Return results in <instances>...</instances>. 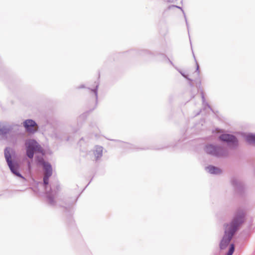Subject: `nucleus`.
Returning <instances> with one entry per match:
<instances>
[{"label":"nucleus","mask_w":255,"mask_h":255,"mask_svg":"<svg viewBox=\"0 0 255 255\" xmlns=\"http://www.w3.org/2000/svg\"><path fill=\"white\" fill-rule=\"evenodd\" d=\"M245 213L242 210H239L235 214L233 219L230 224H227L228 229H226L224 236L220 243L221 250L226 249L229 244L235 233L238 230L239 227L244 223L245 220Z\"/></svg>","instance_id":"f257e3e1"},{"label":"nucleus","mask_w":255,"mask_h":255,"mask_svg":"<svg viewBox=\"0 0 255 255\" xmlns=\"http://www.w3.org/2000/svg\"><path fill=\"white\" fill-rule=\"evenodd\" d=\"M204 151L207 154L217 158L227 157L229 155L226 147L213 144H206L204 147Z\"/></svg>","instance_id":"f03ea898"},{"label":"nucleus","mask_w":255,"mask_h":255,"mask_svg":"<svg viewBox=\"0 0 255 255\" xmlns=\"http://www.w3.org/2000/svg\"><path fill=\"white\" fill-rule=\"evenodd\" d=\"M11 149L9 147H6L4 150V155L7 165L11 172L15 175L25 180V178L19 173V165L16 161L11 160L10 151Z\"/></svg>","instance_id":"7ed1b4c3"},{"label":"nucleus","mask_w":255,"mask_h":255,"mask_svg":"<svg viewBox=\"0 0 255 255\" xmlns=\"http://www.w3.org/2000/svg\"><path fill=\"white\" fill-rule=\"evenodd\" d=\"M26 152L27 157L33 158L35 152H39L42 155L45 153L40 145L34 139H30L25 142Z\"/></svg>","instance_id":"20e7f679"},{"label":"nucleus","mask_w":255,"mask_h":255,"mask_svg":"<svg viewBox=\"0 0 255 255\" xmlns=\"http://www.w3.org/2000/svg\"><path fill=\"white\" fill-rule=\"evenodd\" d=\"M220 140L226 142L229 146H232L233 148H236L238 145V140L237 137L230 134H222L219 137Z\"/></svg>","instance_id":"39448f33"},{"label":"nucleus","mask_w":255,"mask_h":255,"mask_svg":"<svg viewBox=\"0 0 255 255\" xmlns=\"http://www.w3.org/2000/svg\"><path fill=\"white\" fill-rule=\"evenodd\" d=\"M23 125L25 128L26 131L29 133H34L37 131L38 128L37 123L31 119L25 120L23 123Z\"/></svg>","instance_id":"423d86ee"},{"label":"nucleus","mask_w":255,"mask_h":255,"mask_svg":"<svg viewBox=\"0 0 255 255\" xmlns=\"http://www.w3.org/2000/svg\"><path fill=\"white\" fill-rule=\"evenodd\" d=\"M51 190L52 192H54L53 194H51V193H47V198L48 201V203L51 205L54 206L55 204V202L54 201V195H55L58 191L60 190V185L58 183H57L55 185H52L51 188Z\"/></svg>","instance_id":"0eeeda50"},{"label":"nucleus","mask_w":255,"mask_h":255,"mask_svg":"<svg viewBox=\"0 0 255 255\" xmlns=\"http://www.w3.org/2000/svg\"><path fill=\"white\" fill-rule=\"evenodd\" d=\"M231 183L235 189L238 192L241 193L244 189L243 183L239 179L233 177L231 180Z\"/></svg>","instance_id":"6e6552de"},{"label":"nucleus","mask_w":255,"mask_h":255,"mask_svg":"<svg viewBox=\"0 0 255 255\" xmlns=\"http://www.w3.org/2000/svg\"><path fill=\"white\" fill-rule=\"evenodd\" d=\"M206 170L211 174H219L221 173V170L213 165H209L206 167Z\"/></svg>","instance_id":"1a4fd4ad"},{"label":"nucleus","mask_w":255,"mask_h":255,"mask_svg":"<svg viewBox=\"0 0 255 255\" xmlns=\"http://www.w3.org/2000/svg\"><path fill=\"white\" fill-rule=\"evenodd\" d=\"M45 171V174L51 176L52 174V169L51 164L48 162H46L42 165Z\"/></svg>","instance_id":"9d476101"},{"label":"nucleus","mask_w":255,"mask_h":255,"mask_svg":"<svg viewBox=\"0 0 255 255\" xmlns=\"http://www.w3.org/2000/svg\"><path fill=\"white\" fill-rule=\"evenodd\" d=\"M94 155L96 159L101 158L103 155V147L102 146H97L94 151Z\"/></svg>","instance_id":"9b49d317"},{"label":"nucleus","mask_w":255,"mask_h":255,"mask_svg":"<svg viewBox=\"0 0 255 255\" xmlns=\"http://www.w3.org/2000/svg\"><path fill=\"white\" fill-rule=\"evenodd\" d=\"M246 139L250 144H255V134L250 133L247 135L246 137Z\"/></svg>","instance_id":"f8f14e48"},{"label":"nucleus","mask_w":255,"mask_h":255,"mask_svg":"<svg viewBox=\"0 0 255 255\" xmlns=\"http://www.w3.org/2000/svg\"><path fill=\"white\" fill-rule=\"evenodd\" d=\"M44 155H42L41 154V155H36L35 156V160L37 162V164L39 165H42L44 163H45L46 162H45L44 160V158L43 157V156Z\"/></svg>","instance_id":"ddd939ff"},{"label":"nucleus","mask_w":255,"mask_h":255,"mask_svg":"<svg viewBox=\"0 0 255 255\" xmlns=\"http://www.w3.org/2000/svg\"><path fill=\"white\" fill-rule=\"evenodd\" d=\"M98 87H99V84H97L96 85V86L95 87V89H91L90 88H88L91 92H93L95 96V99H96V103L97 102V100H98Z\"/></svg>","instance_id":"4468645a"},{"label":"nucleus","mask_w":255,"mask_h":255,"mask_svg":"<svg viewBox=\"0 0 255 255\" xmlns=\"http://www.w3.org/2000/svg\"><path fill=\"white\" fill-rule=\"evenodd\" d=\"M8 131H9L8 128H6L5 127H2L1 128L0 127V134H2V135L6 134V133H7L8 132Z\"/></svg>","instance_id":"2eb2a0df"},{"label":"nucleus","mask_w":255,"mask_h":255,"mask_svg":"<svg viewBox=\"0 0 255 255\" xmlns=\"http://www.w3.org/2000/svg\"><path fill=\"white\" fill-rule=\"evenodd\" d=\"M234 251H235V246H234V245L233 244H232L230 245L229 250L228 253H227L226 255H232L234 253Z\"/></svg>","instance_id":"dca6fc26"},{"label":"nucleus","mask_w":255,"mask_h":255,"mask_svg":"<svg viewBox=\"0 0 255 255\" xmlns=\"http://www.w3.org/2000/svg\"><path fill=\"white\" fill-rule=\"evenodd\" d=\"M51 176L44 175L43 177V183L45 185H47L49 183V178Z\"/></svg>","instance_id":"f3484780"},{"label":"nucleus","mask_w":255,"mask_h":255,"mask_svg":"<svg viewBox=\"0 0 255 255\" xmlns=\"http://www.w3.org/2000/svg\"><path fill=\"white\" fill-rule=\"evenodd\" d=\"M193 56H194V59H195V62H196V72H197L198 73V75H199V73H200V71H199V64L195 58V57L194 56V55L193 54Z\"/></svg>","instance_id":"a211bd4d"},{"label":"nucleus","mask_w":255,"mask_h":255,"mask_svg":"<svg viewBox=\"0 0 255 255\" xmlns=\"http://www.w3.org/2000/svg\"><path fill=\"white\" fill-rule=\"evenodd\" d=\"M201 94L202 103H203V104H204V102H205L206 99H205V97L204 95V92L202 90L201 91Z\"/></svg>","instance_id":"6ab92c4d"},{"label":"nucleus","mask_w":255,"mask_h":255,"mask_svg":"<svg viewBox=\"0 0 255 255\" xmlns=\"http://www.w3.org/2000/svg\"><path fill=\"white\" fill-rule=\"evenodd\" d=\"M179 72L180 73V74L184 77H185V78H186L187 80H188L189 81H192V80L189 78L187 75H185L183 73L181 72V71H179Z\"/></svg>","instance_id":"aec40b11"},{"label":"nucleus","mask_w":255,"mask_h":255,"mask_svg":"<svg viewBox=\"0 0 255 255\" xmlns=\"http://www.w3.org/2000/svg\"><path fill=\"white\" fill-rule=\"evenodd\" d=\"M204 105L208 106V107L212 110V108L211 106L208 104V103L205 101V102H204V104H203Z\"/></svg>","instance_id":"412c9836"},{"label":"nucleus","mask_w":255,"mask_h":255,"mask_svg":"<svg viewBox=\"0 0 255 255\" xmlns=\"http://www.w3.org/2000/svg\"><path fill=\"white\" fill-rule=\"evenodd\" d=\"M85 85H80V86L78 87V88H79V89H81V88H85Z\"/></svg>","instance_id":"4be33fe9"},{"label":"nucleus","mask_w":255,"mask_h":255,"mask_svg":"<svg viewBox=\"0 0 255 255\" xmlns=\"http://www.w3.org/2000/svg\"><path fill=\"white\" fill-rule=\"evenodd\" d=\"M184 14H185L184 13ZM184 17L185 18V21H186V25H187V27H188V22H187V19L186 18L185 15H184Z\"/></svg>","instance_id":"5701e85b"},{"label":"nucleus","mask_w":255,"mask_h":255,"mask_svg":"<svg viewBox=\"0 0 255 255\" xmlns=\"http://www.w3.org/2000/svg\"><path fill=\"white\" fill-rule=\"evenodd\" d=\"M176 6V7H177V8H179L181 9L183 11V10H182V8H181V7H179V6Z\"/></svg>","instance_id":"b1692460"},{"label":"nucleus","mask_w":255,"mask_h":255,"mask_svg":"<svg viewBox=\"0 0 255 255\" xmlns=\"http://www.w3.org/2000/svg\"><path fill=\"white\" fill-rule=\"evenodd\" d=\"M166 1H167L168 2H172V1L170 0H166Z\"/></svg>","instance_id":"393cba45"},{"label":"nucleus","mask_w":255,"mask_h":255,"mask_svg":"<svg viewBox=\"0 0 255 255\" xmlns=\"http://www.w3.org/2000/svg\"><path fill=\"white\" fill-rule=\"evenodd\" d=\"M201 84V81H200V82H199V87L200 86Z\"/></svg>","instance_id":"a878e982"},{"label":"nucleus","mask_w":255,"mask_h":255,"mask_svg":"<svg viewBox=\"0 0 255 255\" xmlns=\"http://www.w3.org/2000/svg\"><path fill=\"white\" fill-rule=\"evenodd\" d=\"M170 63H171L172 65H173V63H172V62L171 61H170Z\"/></svg>","instance_id":"bb28decb"}]
</instances>
